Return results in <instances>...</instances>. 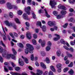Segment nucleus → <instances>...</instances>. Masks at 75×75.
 <instances>
[{"label":"nucleus","mask_w":75,"mask_h":75,"mask_svg":"<svg viewBox=\"0 0 75 75\" xmlns=\"http://www.w3.org/2000/svg\"><path fill=\"white\" fill-rule=\"evenodd\" d=\"M51 42H50V41L48 42L47 43V46L49 47H51Z\"/></svg>","instance_id":"obj_44"},{"label":"nucleus","mask_w":75,"mask_h":75,"mask_svg":"<svg viewBox=\"0 0 75 75\" xmlns=\"http://www.w3.org/2000/svg\"><path fill=\"white\" fill-rule=\"evenodd\" d=\"M20 74V73H15L13 72V75H19Z\"/></svg>","instance_id":"obj_56"},{"label":"nucleus","mask_w":75,"mask_h":75,"mask_svg":"<svg viewBox=\"0 0 75 75\" xmlns=\"http://www.w3.org/2000/svg\"><path fill=\"white\" fill-rule=\"evenodd\" d=\"M58 8L60 9H62V10H67V8L64 6H62L60 5H59L58 6Z\"/></svg>","instance_id":"obj_10"},{"label":"nucleus","mask_w":75,"mask_h":75,"mask_svg":"<svg viewBox=\"0 0 75 75\" xmlns=\"http://www.w3.org/2000/svg\"><path fill=\"white\" fill-rule=\"evenodd\" d=\"M15 20V21H16V23H17L18 24H20V22L18 18H16Z\"/></svg>","instance_id":"obj_29"},{"label":"nucleus","mask_w":75,"mask_h":75,"mask_svg":"<svg viewBox=\"0 0 75 75\" xmlns=\"http://www.w3.org/2000/svg\"><path fill=\"white\" fill-rule=\"evenodd\" d=\"M41 44L42 47H44L45 45V41H42Z\"/></svg>","instance_id":"obj_36"},{"label":"nucleus","mask_w":75,"mask_h":75,"mask_svg":"<svg viewBox=\"0 0 75 75\" xmlns=\"http://www.w3.org/2000/svg\"><path fill=\"white\" fill-rule=\"evenodd\" d=\"M48 72L47 71H46L45 72L44 75H48Z\"/></svg>","instance_id":"obj_54"},{"label":"nucleus","mask_w":75,"mask_h":75,"mask_svg":"<svg viewBox=\"0 0 75 75\" xmlns=\"http://www.w3.org/2000/svg\"><path fill=\"white\" fill-rule=\"evenodd\" d=\"M54 36H56V37H60L59 35L57 34H54Z\"/></svg>","instance_id":"obj_58"},{"label":"nucleus","mask_w":75,"mask_h":75,"mask_svg":"<svg viewBox=\"0 0 75 75\" xmlns=\"http://www.w3.org/2000/svg\"><path fill=\"white\" fill-rule=\"evenodd\" d=\"M66 54H67V56H68V57L69 58H72L73 56L72 54H68V52H66Z\"/></svg>","instance_id":"obj_24"},{"label":"nucleus","mask_w":75,"mask_h":75,"mask_svg":"<svg viewBox=\"0 0 75 75\" xmlns=\"http://www.w3.org/2000/svg\"><path fill=\"white\" fill-rule=\"evenodd\" d=\"M4 69L6 72H8V69L6 68V66H4Z\"/></svg>","instance_id":"obj_49"},{"label":"nucleus","mask_w":75,"mask_h":75,"mask_svg":"<svg viewBox=\"0 0 75 75\" xmlns=\"http://www.w3.org/2000/svg\"><path fill=\"white\" fill-rule=\"evenodd\" d=\"M56 4H57V3L56 2L54 1H50V5L51 6L52 8H53L55 7Z\"/></svg>","instance_id":"obj_6"},{"label":"nucleus","mask_w":75,"mask_h":75,"mask_svg":"<svg viewBox=\"0 0 75 75\" xmlns=\"http://www.w3.org/2000/svg\"><path fill=\"white\" fill-rule=\"evenodd\" d=\"M62 66L61 64H59L57 65L56 67L57 68H61Z\"/></svg>","instance_id":"obj_32"},{"label":"nucleus","mask_w":75,"mask_h":75,"mask_svg":"<svg viewBox=\"0 0 75 75\" xmlns=\"http://www.w3.org/2000/svg\"><path fill=\"white\" fill-rule=\"evenodd\" d=\"M25 24L26 26H27V27H30V23L28 22H26Z\"/></svg>","instance_id":"obj_39"},{"label":"nucleus","mask_w":75,"mask_h":75,"mask_svg":"<svg viewBox=\"0 0 75 75\" xmlns=\"http://www.w3.org/2000/svg\"><path fill=\"white\" fill-rule=\"evenodd\" d=\"M0 61L1 62H3V59L1 56H0Z\"/></svg>","instance_id":"obj_55"},{"label":"nucleus","mask_w":75,"mask_h":75,"mask_svg":"<svg viewBox=\"0 0 75 75\" xmlns=\"http://www.w3.org/2000/svg\"><path fill=\"white\" fill-rule=\"evenodd\" d=\"M4 23L6 25L8 26H12V23H9V22H8V21H5Z\"/></svg>","instance_id":"obj_9"},{"label":"nucleus","mask_w":75,"mask_h":75,"mask_svg":"<svg viewBox=\"0 0 75 75\" xmlns=\"http://www.w3.org/2000/svg\"><path fill=\"white\" fill-rule=\"evenodd\" d=\"M57 19H60V18H61V16H60V15H58L57 16Z\"/></svg>","instance_id":"obj_60"},{"label":"nucleus","mask_w":75,"mask_h":75,"mask_svg":"<svg viewBox=\"0 0 75 75\" xmlns=\"http://www.w3.org/2000/svg\"><path fill=\"white\" fill-rule=\"evenodd\" d=\"M61 13L62 15H65L67 13V11H61Z\"/></svg>","instance_id":"obj_26"},{"label":"nucleus","mask_w":75,"mask_h":75,"mask_svg":"<svg viewBox=\"0 0 75 75\" xmlns=\"http://www.w3.org/2000/svg\"><path fill=\"white\" fill-rule=\"evenodd\" d=\"M61 52L60 51L58 50L57 52V55L58 56V57H60L61 56Z\"/></svg>","instance_id":"obj_19"},{"label":"nucleus","mask_w":75,"mask_h":75,"mask_svg":"<svg viewBox=\"0 0 75 75\" xmlns=\"http://www.w3.org/2000/svg\"><path fill=\"white\" fill-rule=\"evenodd\" d=\"M7 7L9 9H13V8L15 10L17 9V7L15 6L11 5V4L9 2H8L7 4Z\"/></svg>","instance_id":"obj_2"},{"label":"nucleus","mask_w":75,"mask_h":75,"mask_svg":"<svg viewBox=\"0 0 75 75\" xmlns=\"http://www.w3.org/2000/svg\"><path fill=\"white\" fill-rule=\"evenodd\" d=\"M49 75H54V73L52 71H50L49 72Z\"/></svg>","instance_id":"obj_46"},{"label":"nucleus","mask_w":75,"mask_h":75,"mask_svg":"<svg viewBox=\"0 0 75 75\" xmlns=\"http://www.w3.org/2000/svg\"><path fill=\"white\" fill-rule=\"evenodd\" d=\"M68 68H65L63 69V71L64 72H66L67 71H68Z\"/></svg>","instance_id":"obj_40"},{"label":"nucleus","mask_w":75,"mask_h":75,"mask_svg":"<svg viewBox=\"0 0 75 75\" xmlns=\"http://www.w3.org/2000/svg\"><path fill=\"white\" fill-rule=\"evenodd\" d=\"M60 42L62 44H64V45L66 44V43L65 42V40H64L63 39H62L60 40Z\"/></svg>","instance_id":"obj_18"},{"label":"nucleus","mask_w":75,"mask_h":75,"mask_svg":"<svg viewBox=\"0 0 75 75\" xmlns=\"http://www.w3.org/2000/svg\"><path fill=\"white\" fill-rule=\"evenodd\" d=\"M26 35L27 38L29 39V40H30V39L31 38V35L30 32H27L26 34Z\"/></svg>","instance_id":"obj_7"},{"label":"nucleus","mask_w":75,"mask_h":75,"mask_svg":"<svg viewBox=\"0 0 75 75\" xmlns=\"http://www.w3.org/2000/svg\"><path fill=\"white\" fill-rule=\"evenodd\" d=\"M15 69L16 71H19L20 69V68L19 67H16L15 68Z\"/></svg>","instance_id":"obj_47"},{"label":"nucleus","mask_w":75,"mask_h":75,"mask_svg":"<svg viewBox=\"0 0 75 75\" xmlns=\"http://www.w3.org/2000/svg\"><path fill=\"white\" fill-rule=\"evenodd\" d=\"M33 43L34 45H36L37 44L36 40L35 39H33Z\"/></svg>","instance_id":"obj_35"},{"label":"nucleus","mask_w":75,"mask_h":75,"mask_svg":"<svg viewBox=\"0 0 75 75\" xmlns=\"http://www.w3.org/2000/svg\"><path fill=\"white\" fill-rule=\"evenodd\" d=\"M73 65V63L71 62L70 64L68 65L69 67H72Z\"/></svg>","instance_id":"obj_45"},{"label":"nucleus","mask_w":75,"mask_h":75,"mask_svg":"<svg viewBox=\"0 0 75 75\" xmlns=\"http://www.w3.org/2000/svg\"><path fill=\"white\" fill-rule=\"evenodd\" d=\"M11 64L12 66L13 67H16V65H15V64H14V63H13V62H11Z\"/></svg>","instance_id":"obj_51"},{"label":"nucleus","mask_w":75,"mask_h":75,"mask_svg":"<svg viewBox=\"0 0 75 75\" xmlns=\"http://www.w3.org/2000/svg\"><path fill=\"white\" fill-rule=\"evenodd\" d=\"M45 13L46 14V17H48V18H50V15L48 14V13L47 12V11H46L45 9Z\"/></svg>","instance_id":"obj_20"},{"label":"nucleus","mask_w":75,"mask_h":75,"mask_svg":"<svg viewBox=\"0 0 75 75\" xmlns=\"http://www.w3.org/2000/svg\"><path fill=\"white\" fill-rule=\"evenodd\" d=\"M51 47L50 46H47L46 48V50L47 51H49Z\"/></svg>","instance_id":"obj_27"},{"label":"nucleus","mask_w":75,"mask_h":75,"mask_svg":"<svg viewBox=\"0 0 75 75\" xmlns=\"http://www.w3.org/2000/svg\"><path fill=\"white\" fill-rule=\"evenodd\" d=\"M3 51H4V50H3V48L0 46V52L1 53H2Z\"/></svg>","instance_id":"obj_37"},{"label":"nucleus","mask_w":75,"mask_h":75,"mask_svg":"<svg viewBox=\"0 0 75 75\" xmlns=\"http://www.w3.org/2000/svg\"><path fill=\"white\" fill-rule=\"evenodd\" d=\"M23 18L25 20H28V18L26 14L24 13L23 15Z\"/></svg>","instance_id":"obj_12"},{"label":"nucleus","mask_w":75,"mask_h":75,"mask_svg":"<svg viewBox=\"0 0 75 75\" xmlns=\"http://www.w3.org/2000/svg\"><path fill=\"white\" fill-rule=\"evenodd\" d=\"M7 51H5V52H4L2 55L4 57H6L7 59H10V57H11L14 60L16 59V57L14 56V55L12 54H7L6 55V52Z\"/></svg>","instance_id":"obj_1"},{"label":"nucleus","mask_w":75,"mask_h":75,"mask_svg":"<svg viewBox=\"0 0 75 75\" xmlns=\"http://www.w3.org/2000/svg\"><path fill=\"white\" fill-rule=\"evenodd\" d=\"M68 25V23H67L65 24V25H63V27L64 28H67V25Z\"/></svg>","instance_id":"obj_50"},{"label":"nucleus","mask_w":75,"mask_h":75,"mask_svg":"<svg viewBox=\"0 0 75 75\" xmlns=\"http://www.w3.org/2000/svg\"><path fill=\"white\" fill-rule=\"evenodd\" d=\"M32 14L33 15V17L34 18V19H35L36 18V15H35V14L34 13V12L33 11H32Z\"/></svg>","instance_id":"obj_21"},{"label":"nucleus","mask_w":75,"mask_h":75,"mask_svg":"<svg viewBox=\"0 0 75 75\" xmlns=\"http://www.w3.org/2000/svg\"><path fill=\"white\" fill-rule=\"evenodd\" d=\"M31 2V0H28L27 3L29 4Z\"/></svg>","instance_id":"obj_64"},{"label":"nucleus","mask_w":75,"mask_h":75,"mask_svg":"<svg viewBox=\"0 0 75 75\" xmlns=\"http://www.w3.org/2000/svg\"><path fill=\"white\" fill-rule=\"evenodd\" d=\"M18 46L20 47H21V48H23V44L22 43H18Z\"/></svg>","instance_id":"obj_33"},{"label":"nucleus","mask_w":75,"mask_h":75,"mask_svg":"<svg viewBox=\"0 0 75 75\" xmlns=\"http://www.w3.org/2000/svg\"><path fill=\"white\" fill-rule=\"evenodd\" d=\"M53 13L54 16H57L58 15V12L56 11H54Z\"/></svg>","instance_id":"obj_41"},{"label":"nucleus","mask_w":75,"mask_h":75,"mask_svg":"<svg viewBox=\"0 0 75 75\" xmlns=\"http://www.w3.org/2000/svg\"><path fill=\"white\" fill-rule=\"evenodd\" d=\"M42 28L43 31H46V27L45 25L42 26V27L41 28Z\"/></svg>","instance_id":"obj_25"},{"label":"nucleus","mask_w":75,"mask_h":75,"mask_svg":"<svg viewBox=\"0 0 75 75\" xmlns=\"http://www.w3.org/2000/svg\"><path fill=\"white\" fill-rule=\"evenodd\" d=\"M37 73L36 74H35L33 71H31V74L33 75H41L42 74V72L40 70H37Z\"/></svg>","instance_id":"obj_4"},{"label":"nucleus","mask_w":75,"mask_h":75,"mask_svg":"<svg viewBox=\"0 0 75 75\" xmlns=\"http://www.w3.org/2000/svg\"><path fill=\"white\" fill-rule=\"evenodd\" d=\"M30 10H31V7L30 6H28L25 9V11L28 15L30 14Z\"/></svg>","instance_id":"obj_5"},{"label":"nucleus","mask_w":75,"mask_h":75,"mask_svg":"<svg viewBox=\"0 0 75 75\" xmlns=\"http://www.w3.org/2000/svg\"><path fill=\"white\" fill-rule=\"evenodd\" d=\"M41 55L42 57H44L45 56V52L44 51L41 52Z\"/></svg>","instance_id":"obj_30"},{"label":"nucleus","mask_w":75,"mask_h":75,"mask_svg":"<svg viewBox=\"0 0 75 75\" xmlns=\"http://www.w3.org/2000/svg\"><path fill=\"white\" fill-rule=\"evenodd\" d=\"M35 31L36 33H38V32H39V29H35Z\"/></svg>","instance_id":"obj_62"},{"label":"nucleus","mask_w":75,"mask_h":75,"mask_svg":"<svg viewBox=\"0 0 75 75\" xmlns=\"http://www.w3.org/2000/svg\"><path fill=\"white\" fill-rule=\"evenodd\" d=\"M20 37L21 39H24V36L23 35H20Z\"/></svg>","instance_id":"obj_57"},{"label":"nucleus","mask_w":75,"mask_h":75,"mask_svg":"<svg viewBox=\"0 0 75 75\" xmlns=\"http://www.w3.org/2000/svg\"><path fill=\"white\" fill-rule=\"evenodd\" d=\"M50 69L53 71V72H56V70L55 69L54 67L52 65L50 67Z\"/></svg>","instance_id":"obj_15"},{"label":"nucleus","mask_w":75,"mask_h":75,"mask_svg":"<svg viewBox=\"0 0 75 75\" xmlns=\"http://www.w3.org/2000/svg\"><path fill=\"white\" fill-rule=\"evenodd\" d=\"M45 61L47 64H49V63H50V60L48 57H46V58Z\"/></svg>","instance_id":"obj_17"},{"label":"nucleus","mask_w":75,"mask_h":75,"mask_svg":"<svg viewBox=\"0 0 75 75\" xmlns=\"http://www.w3.org/2000/svg\"><path fill=\"white\" fill-rule=\"evenodd\" d=\"M8 69L9 70H10V71H12L13 69L12 67H9Z\"/></svg>","instance_id":"obj_59"},{"label":"nucleus","mask_w":75,"mask_h":75,"mask_svg":"<svg viewBox=\"0 0 75 75\" xmlns=\"http://www.w3.org/2000/svg\"><path fill=\"white\" fill-rule=\"evenodd\" d=\"M69 50L71 51V52H74V49L72 47H71L69 49Z\"/></svg>","instance_id":"obj_61"},{"label":"nucleus","mask_w":75,"mask_h":75,"mask_svg":"<svg viewBox=\"0 0 75 75\" xmlns=\"http://www.w3.org/2000/svg\"><path fill=\"white\" fill-rule=\"evenodd\" d=\"M60 38V37H55L53 38V40L54 41H58V40Z\"/></svg>","instance_id":"obj_28"},{"label":"nucleus","mask_w":75,"mask_h":75,"mask_svg":"<svg viewBox=\"0 0 75 75\" xmlns=\"http://www.w3.org/2000/svg\"><path fill=\"white\" fill-rule=\"evenodd\" d=\"M22 58H24V60L26 64H28V59H27V58H24L23 56H22Z\"/></svg>","instance_id":"obj_23"},{"label":"nucleus","mask_w":75,"mask_h":75,"mask_svg":"<svg viewBox=\"0 0 75 75\" xmlns=\"http://www.w3.org/2000/svg\"><path fill=\"white\" fill-rule=\"evenodd\" d=\"M14 36H15V37H18V34H17L16 32L14 33Z\"/></svg>","instance_id":"obj_52"},{"label":"nucleus","mask_w":75,"mask_h":75,"mask_svg":"<svg viewBox=\"0 0 75 75\" xmlns=\"http://www.w3.org/2000/svg\"><path fill=\"white\" fill-rule=\"evenodd\" d=\"M48 24L49 26L52 27V26H53L54 25V23L52 22L49 21L48 22Z\"/></svg>","instance_id":"obj_13"},{"label":"nucleus","mask_w":75,"mask_h":75,"mask_svg":"<svg viewBox=\"0 0 75 75\" xmlns=\"http://www.w3.org/2000/svg\"><path fill=\"white\" fill-rule=\"evenodd\" d=\"M26 49L28 50V49H29L30 50H30L31 53H33V50H34V47H33V45H30V44L29 43H27L26 44Z\"/></svg>","instance_id":"obj_3"},{"label":"nucleus","mask_w":75,"mask_h":75,"mask_svg":"<svg viewBox=\"0 0 75 75\" xmlns=\"http://www.w3.org/2000/svg\"><path fill=\"white\" fill-rule=\"evenodd\" d=\"M39 13L40 14H41V13H44V11L42 9H40L39 11Z\"/></svg>","instance_id":"obj_48"},{"label":"nucleus","mask_w":75,"mask_h":75,"mask_svg":"<svg viewBox=\"0 0 75 75\" xmlns=\"http://www.w3.org/2000/svg\"><path fill=\"white\" fill-rule=\"evenodd\" d=\"M36 25L38 26H40L41 28V22L38 21L36 23Z\"/></svg>","instance_id":"obj_16"},{"label":"nucleus","mask_w":75,"mask_h":75,"mask_svg":"<svg viewBox=\"0 0 75 75\" xmlns=\"http://www.w3.org/2000/svg\"><path fill=\"white\" fill-rule=\"evenodd\" d=\"M31 59L32 61H34V55L33 54H31Z\"/></svg>","instance_id":"obj_38"},{"label":"nucleus","mask_w":75,"mask_h":75,"mask_svg":"<svg viewBox=\"0 0 75 75\" xmlns=\"http://www.w3.org/2000/svg\"><path fill=\"white\" fill-rule=\"evenodd\" d=\"M19 75H28L25 72H23L21 74L19 73Z\"/></svg>","instance_id":"obj_53"},{"label":"nucleus","mask_w":75,"mask_h":75,"mask_svg":"<svg viewBox=\"0 0 75 75\" xmlns=\"http://www.w3.org/2000/svg\"><path fill=\"white\" fill-rule=\"evenodd\" d=\"M33 37L35 39H36L37 38V35L36 34H33Z\"/></svg>","instance_id":"obj_42"},{"label":"nucleus","mask_w":75,"mask_h":75,"mask_svg":"<svg viewBox=\"0 0 75 75\" xmlns=\"http://www.w3.org/2000/svg\"><path fill=\"white\" fill-rule=\"evenodd\" d=\"M68 73L70 74V75H73L74 74V71L72 69H70L69 71L68 72Z\"/></svg>","instance_id":"obj_22"},{"label":"nucleus","mask_w":75,"mask_h":75,"mask_svg":"<svg viewBox=\"0 0 75 75\" xmlns=\"http://www.w3.org/2000/svg\"><path fill=\"white\" fill-rule=\"evenodd\" d=\"M9 16L11 18H13V13L11 12H10L9 13Z\"/></svg>","instance_id":"obj_31"},{"label":"nucleus","mask_w":75,"mask_h":75,"mask_svg":"<svg viewBox=\"0 0 75 75\" xmlns=\"http://www.w3.org/2000/svg\"><path fill=\"white\" fill-rule=\"evenodd\" d=\"M18 63L19 65H21V66H23V65H24V62L21 58H19V59Z\"/></svg>","instance_id":"obj_8"},{"label":"nucleus","mask_w":75,"mask_h":75,"mask_svg":"<svg viewBox=\"0 0 75 75\" xmlns=\"http://www.w3.org/2000/svg\"><path fill=\"white\" fill-rule=\"evenodd\" d=\"M18 13L19 15H21L23 14V11L19 10L18 11Z\"/></svg>","instance_id":"obj_34"},{"label":"nucleus","mask_w":75,"mask_h":75,"mask_svg":"<svg viewBox=\"0 0 75 75\" xmlns=\"http://www.w3.org/2000/svg\"><path fill=\"white\" fill-rule=\"evenodd\" d=\"M69 11L70 12H73V11H74V9L72 8H70L69 9Z\"/></svg>","instance_id":"obj_63"},{"label":"nucleus","mask_w":75,"mask_h":75,"mask_svg":"<svg viewBox=\"0 0 75 75\" xmlns=\"http://www.w3.org/2000/svg\"><path fill=\"white\" fill-rule=\"evenodd\" d=\"M31 50L29 49H26L25 50V54H28V52L30 53V54H32L33 53H31V51H30Z\"/></svg>","instance_id":"obj_11"},{"label":"nucleus","mask_w":75,"mask_h":75,"mask_svg":"<svg viewBox=\"0 0 75 75\" xmlns=\"http://www.w3.org/2000/svg\"><path fill=\"white\" fill-rule=\"evenodd\" d=\"M5 3H6V1L4 0H0V4H4Z\"/></svg>","instance_id":"obj_43"},{"label":"nucleus","mask_w":75,"mask_h":75,"mask_svg":"<svg viewBox=\"0 0 75 75\" xmlns=\"http://www.w3.org/2000/svg\"><path fill=\"white\" fill-rule=\"evenodd\" d=\"M40 65L43 68H44V69H46V68H47L46 66L42 62H41L40 63Z\"/></svg>","instance_id":"obj_14"}]
</instances>
